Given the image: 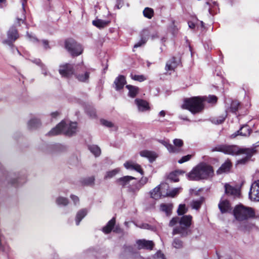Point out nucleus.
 <instances>
[{
  "label": "nucleus",
  "instance_id": "nucleus-1",
  "mask_svg": "<svg viewBox=\"0 0 259 259\" xmlns=\"http://www.w3.org/2000/svg\"><path fill=\"white\" fill-rule=\"evenodd\" d=\"M212 152L219 151L225 154L231 155L245 154V158L238 160V163L240 164L245 163L252 155L253 150L249 148H240L236 145L227 146L223 145H218L212 148Z\"/></svg>",
  "mask_w": 259,
  "mask_h": 259
},
{
  "label": "nucleus",
  "instance_id": "nucleus-2",
  "mask_svg": "<svg viewBox=\"0 0 259 259\" xmlns=\"http://www.w3.org/2000/svg\"><path fill=\"white\" fill-rule=\"evenodd\" d=\"M214 171L212 166L202 163L193 168L187 174V177L189 180L191 181H200L212 177Z\"/></svg>",
  "mask_w": 259,
  "mask_h": 259
},
{
  "label": "nucleus",
  "instance_id": "nucleus-3",
  "mask_svg": "<svg viewBox=\"0 0 259 259\" xmlns=\"http://www.w3.org/2000/svg\"><path fill=\"white\" fill-rule=\"evenodd\" d=\"M204 97H193L185 100L182 105L183 109L189 110L192 113L196 114L201 112L204 109Z\"/></svg>",
  "mask_w": 259,
  "mask_h": 259
},
{
  "label": "nucleus",
  "instance_id": "nucleus-4",
  "mask_svg": "<svg viewBox=\"0 0 259 259\" xmlns=\"http://www.w3.org/2000/svg\"><path fill=\"white\" fill-rule=\"evenodd\" d=\"M77 131V123L76 122L66 123L62 121L55 128H53L48 134L50 136H55L61 133L67 136H72Z\"/></svg>",
  "mask_w": 259,
  "mask_h": 259
},
{
  "label": "nucleus",
  "instance_id": "nucleus-5",
  "mask_svg": "<svg viewBox=\"0 0 259 259\" xmlns=\"http://www.w3.org/2000/svg\"><path fill=\"white\" fill-rule=\"evenodd\" d=\"M192 217L186 215L181 218L180 220V226L174 229L173 235L180 234L182 236H186L189 231V228L191 225Z\"/></svg>",
  "mask_w": 259,
  "mask_h": 259
},
{
  "label": "nucleus",
  "instance_id": "nucleus-6",
  "mask_svg": "<svg viewBox=\"0 0 259 259\" xmlns=\"http://www.w3.org/2000/svg\"><path fill=\"white\" fill-rule=\"evenodd\" d=\"M254 211L251 208L239 205L235 207L234 209V215L238 221H243L253 217Z\"/></svg>",
  "mask_w": 259,
  "mask_h": 259
},
{
  "label": "nucleus",
  "instance_id": "nucleus-7",
  "mask_svg": "<svg viewBox=\"0 0 259 259\" xmlns=\"http://www.w3.org/2000/svg\"><path fill=\"white\" fill-rule=\"evenodd\" d=\"M65 47L72 56H79L83 51L81 46L72 39L66 40L65 42Z\"/></svg>",
  "mask_w": 259,
  "mask_h": 259
},
{
  "label": "nucleus",
  "instance_id": "nucleus-8",
  "mask_svg": "<svg viewBox=\"0 0 259 259\" xmlns=\"http://www.w3.org/2000/svg\"><path fill=\"white\" fill-rule=\"evenodd\" d=\"M167 184H161L156 187L150 192L151 197L154 199H158L161 197H166L165 190L167 191Z\"/></svg>",
  "mask_w": 259,
  "mask_h": 259
},
{
  "label": "nucleus",
  "instance_id": "nucleus-9",
  "mask_svg": "<svg viewBox=\"0 0 259 259\" xmlns=\"http://www.w3.org/2000/svg\"><path fill=\"white\" fill-rule=\"evenodd\" d=\"M140 255L136 253L132 246H124L120 255V259H136Z\"/></svg>",
  "mask_w": 259,
  "mask_h": 259
},
{
  "label": "nucleus",
  "instance_id": "nucleus-10",
  "mask_svg": "<svg viewBox=\"0 0 259 259\" xmlns=\"http://www.w3.org/2000/svg\"><path fill=\"white\" fill-rule=\"evenodd\" d=\"M153 38L154 37H157L158 36L156 33H152L151 29H144L141 33L142 39L140 41L136 44L134 45V48H137L141 47L142 45H144L146 42L147 39L149 38L150 36Z\"/></svg>",
  "mask_w": 259,
  "mask_h": 259
},
{
  "label": "nucleus",
  "instance_id": "nucleus-11",
  "mask_svg": "<svg viewBox=\"0 0 259 259\" xmlns=\"http://www.w3.org/2000/svg\"><path fill=\"white\" fill-rule=\"evenodd\" d=\"M59 71L62 76L69 77L74 73L73 65L68 63L60 65Z\"/></svg>",
  "mask_w": 259,
  "mask_h": 259
},
{
  "label": "nucleus",
  "instance_id": "nucleus-12",
  "mask_svg": "<svg viewBox=\"0 0 259 259\" xmlns=\"http://www.w3.org/2000/svg\"><path fill=\"white\" fill-rule=\"evenodd\" d=\"M249 197L251 200L259 201V180H257L252 184L249 193Z\"/></svg>",
  "mask_w": 259,
  "mask_h": 259
},
{
  "label": "nucleus",
  "instance_id": "nucleus-13",
  "mask_svg": "<svg viewBox=\"0 0 259 259\" xmlns=\"http://www.w3.org/2000/svg\"><path fill=\"white\" fill-rule=\"evenodd\" d=\"M115 224V218H113L111 220H110L107 225L104 227L102 229L103 232L105 234H108L111 232L113 230V232L116 233H120L121 232V229L118 226H116L114 229H113L114 226Z\"/></svg>",
  "mask_w": 259,
  "mask_h": 259
},
{
  "label": "nucleus",
  "instance_id": "nucleus-14",
  "mask_svg": "<svg viewBox=\"0 0 259 259\" xmlns=\"http://www.w3.org/2000/svg\"><path fill=\"white\" fill-rule=\"evenodd\" d=\"M18 34L17 30L15 27H11L8 31V40H5L3 41L4 44H6L11 45L13 41L18 38Z\"/></svg>",
  "mask_w": 259,
  "mask_h": 259
},
{
  "label": "nucleus",
  "instance_id": "nucleus-15",
  "mask_svg": "<svg viewBox=\"0 0 259 259\" xmlns=\"http://www.w3.org/2000/svg\"><path fill=\"white\" fill-rule=\"evenodd\" d=\"M180 62V60L179 58L175 57H171L166 63L165 66V70L167 71H174L177 67Z\"/></svg>",
  "mask_w": 259,
  "mask_h": 259
},
{
  "label": "nucleus",
  "instance_id": "nucleus-16",
  "mask_svg": "<svg viewBox=\"0 0 259 259\" xmlns=\"http://www.w3.org/2000/svg\"><path fill=\"white\" fill-rule=\"evenodd\" d=\"M137 248L141 249H152L154 246V243L152 241H148L145 239L138 240L136 242Z\"/></svg>",
  "mask_w": 259,
  "mask_h": 259
},
{
  "label": "nucleus",
  "instance_id": "nucleus-17",
  "mask_svg": "<svg viewBox=\"0 0 259 259\" xmlns=\"http://www.w3.org/2000/svg\"><path fill=\"white\" fill-rule=\"evenodd\" d=\"M124 166L127 169L134 170L140 172L141 175L144 174V171L141 166L133 161H126L124 163Z\"/></svg>",
  "mask_w": 259,
  "mask_h": 259
},
{
  "label": "nucleus",
  "instance_id": "nucleus-18",
  "mask_svg": "<svg viewBox=\"0 0 259 259\" xmlns=\"http://www.w3.org/2000/svg\"><path fill=\"white\" fill-rule=\"evenodd\" d=\"M74 75L75 78L79 82L85 83L89 82L90 73L88 71L77 72Z\"/></svg>",
  "mask_w": 259,
  "mask_h": 259
},
{
  "label": "nucleus",
  "instance_id": "nucleus-19",
  "mask_svg": "<svg viewBox=\"0 0 259 259\" xmlns=\"http://www.w3.org/2000/svg\"><path fill=\"white\" fill-rule=\"evenodd\" d=\"M251 131V129L248 125H244L242 126L239 130L232 134L231 137L232 138H235L238 135H240L244 137H248L250 135Z\"/></svg>",
  "mask_w": 259,
  "mask_h": 259
},
{
  "label": "nucleus",
  "instance_id": "nucleus-20",
  "mask_svg": "<svg viewBox=\"0 0 259 259\" xmlns=\"http://www.w3.org/2000/svg\"><path fill=\"white\" fill-rule=\"evenodd\" d=\"M136 178L132 176H124L117 180V182L119 185L123 187H127L129 188L131 186L130 182L132 180H135Z\"/></svg>",
  "mask_w": 259,
  "mask_h": 259
},
{
  "label": "nucleus",
  "instance_id": "nucleus-21",
  "mask_svg": "<svg viewBox=\"0 0 259 259\" xmlns=\"http://www.w3.org/2000/svg\"><path fill=\"white\" fill-rule=\"evenodd\" d=\"M225 193L228 195L234 197H238L240 195L238 189L231 186L229 184H226L225 185Z\"/></svg>",
  "mask_w": 259,
  "mask_h": 259
},
{
  "label": "nucleus",
  "instance_id": "nucleus-22",
  "mask_svg": "<svg viewBox=\"0 0 259 259\" xmlns=\"http://www.w3.org/2000/svg\"><path fill=\"white\" fill-rule=\"evenodd\" d=\"M174 145H172L171 153H178L182 151V147L183 145V142L179 139H176L174 140Z\"/></svg>",
  "mask_w": 259,
  "mask_h": 259
},
{
  "label": "nucleus",
  "instance_id": "nucleus-23",
  "mask_svg": "<svg viewBox=\"0 0 259 259\" xmlns=\"http://www.w3.org/2000/svg\"><path fill=\"white\" fill-rule=\"evenodd\" d=\"M114 83L116 90H119L123 88L126 83L125 78L123 75L118 76L114 80Z\"/></svg>",
  "mask_w": 259,
  "mask_h": 259
},
{
  "label": "nucleus",
  "instance_id": "nucleus-24",
  "mask_svg": "<svg viewBox=\"0 0 259 259\" xmlns=\"http://www.w3.org/2000/svg\"><path fill=\"white\" fill-rule=\"evenodd\" d=\"M135 103L140 111L143 112L149 109L148 102L145 100L137 99L135 100Z\"/></svg>",
  "mask_w": 259,
  "mask_h": 259
},
{
  "label": "nucleus",
  "instance_id": "nucleus-25",
  "mask_svg": "<svg viewBox=\"0 0 259 259\" xmlns=\"http://www.w3.org/2000/svg\"><path fill=\"white\" fill-rule=\"evenodd\" d=\"M140 155L142 157L147 158L150 162H152L157 157L156 154L152 151L143 150L140 152Z\"/></svg>",
  "mask_w": 259,
  "mask_h": 259
},
{
  "label": "nucleus",
  "instance_id": "nucleus-26",
  "mask_svg": "<svg viewBox=\"0 0 259 259\" xmlns=\"http://www.w3.org/2000/svg\"><path fill=\"white\" fill-rule=\"evenodd\" d=\"M219 207L222 213L227 212L231 210L230 203L227 200H222L219 204Z\"/></svg>",
  "mask_w": 259,
  "mask_h": 259
},
{
  "label": "nucleus",
  "instance_id": "nucleus-27",
  "mask_svg": "<svg viewBox=\"0 0 259 259\" xmlns=\"http://www.w3.org/2000/svg\"><path fill=\"white\" fill-rule=\"evenodd\" d=\"M231 167V163L230 161H226L222 165L220 168L217 170L218 174H221L223 172H228L230 170Z\"/></svg>",
  "mask_w": 259,
  "mask_h": 259
},
{
  "label": "nucleus",
  "instance_id": "nucleus-28",
  "mask_svg": "<svg viewBox=\"0 0 259 259\" xmlns=\"http://www.w3.org/2000/svg\"><path fill=\"white\" fill-rule=\"evenodd\" d=\"M88 211L86 209H82L78 211L76 216V224L78 225L81 220L87 215Z\"/></svg>",
  "mask_w": 259,
  "mask_h": 259
},
{
  "label": "nucleus",
  "instance_id": "nucleus-29",
  "mask_svg": "<svg viewBox=\"0 0 259 259\" xmlns=\"http://www.w3.org/2000/svg\"><path fill=\"white\" fill-rule=\"evenodd\" d=\"M109 21L101 19H97L93 21V24L99 28H103L106 27L109 23Z\"/></svg>",
  "mask_w": 259,
  "mask_h": 259
},
{
  "label": "nucleus",
  "instance_id": "nucleus-30",
  "mask_svg": "<svg viewBox=\"0 0 259 259\" xmlns=\"http://www.w3.org/2000/svg\"><path fill=\"white\" fill-rule=\"evenodd\" d=\"M172 208V205L171 204H161L160 205V210L169 215L171 214V211Z\"/></svg>",
  "mask_w": 259,
  "mask_h": 259
},
{
  "label": "nucleus",
  "instance_id": "nucleus-31",
  "mask_svg": "<svg viewBox=\"0 0 259 259\" xmlns=\"http://www.w3.org/2000/svg\"><path fill=\"white\" fill-rule=\"evenodd\" d=\"M40 125V122L37 118H32L28 122V127L30 129H33L38 127Z\"/></svg>",
  "mask_w": 259,
  "mask_h": 259
},
{
  "label": "nucleus",
  "instance_id": "nucleus-32",
  "mask_svg": "<svg viewBox=\"0 0 259 259\" xmlns=\"http://www.w3.org/2000/svg\"><path fill=\"white\" fill-rule=\"evenodd\" d=\"M126 88L129 90L128 95L132 98L136 97L138 93L139 89L138 87L131 85H127Z\"/></svg>",
  "mask_w": 259,
  "mask_h": 259
},
{
  "label": "nucleus",
  "instance_id": "nucleus-33",
  "mask_svg": "<svg viewBox=\"0 0 259 259\" xmlns=\"http://www.w3.org/2000/svg\"><path fill=\"white\" fill-rule=\"evenodd\" d=\"M143 13L144 17L148 19H151L154 15L153 10L148 7L145 8Z\"/></svg>",
  "mask_w": 259,
  "mask_h": 259
},
{
  "label": "nucleus",
  "instance_id": "nucleus-34",
  "mask_svg": "<svg viewBox=\"0 0 259 259\" xmlns=\"http://www.w3.org/2000/svg\"><path fill=\"white\" fill-rule=\"evenodd\" d=\"M119 168H117L113 170L107 171L104 177V179H108L113 177L119 172Z\"/></svg>",
  "mask_w": 259,
  "mask_h": 259
},
{
  "label": "nucleus",
  "instance_id": "nucleus-35",
  "mask_svg": "<svg viewBox=\"0 0 259 259\" xmlns=\"http://www.w3.org/2000/svg\"><path fill=\"white\" fill-rule=\"evenodd\" d=\"M90 151L96 156H98L101 153V150L99 147L96 145L91 146L89 147Z\"/></svg>",
  "mask_w": 259,
  "mask_h": 259
},
{
  "label": "nucleus",
  "instance_id": "nucleus-36",
  "mask_svg": "<svg viewBox=\"0 0 259 259\" xmlns=\"http://www.w3.org/2000/svg\"><path fill=\"white\" fill-rule=\"evenodd\" d=\"M56 203L59 205H62L63 206H66L68 203V200L65 197H59L56 199Z\"/></svg>",
  "mask_w": 259,
  "mask_h": 259
},
{
  "label": "nucleus",
  "instance_id": "nucleus-37",
  "mask_svg": "<svg viewBox=\"0 0 259 259\" xmlns=\"http://www.w3.org/2000/svg\"><path fill=\"white\" fill-rule=\"evenodd\" d=\"M181 189V188H176L169 192L166 191L165 192V194H166V196L175 197L179 193Z\"/></svg>",
  "mask_w": 259,
  "mask_h": 259
},
{
  "label": "nucleus",
  "instance_id": "nucleus-38",
  "mask_svg": "<svg viewBox=\"0 0 259 259\" xmlns=\"http://www.w3.org/2000/svg\"><path fill=\"white\" fill-rule=\"evenodd\" d=\"M178 171H176L175 172H172L169 174L168 179L172 182H177L179 181L178 178Z\"/></svg>",
  "mask_w": 259,
  "mask_h": 259
},
{
  "label": "nucleus",
  "instance_id": "nucleus-39",
  "mask_svg": "<svg viewBox=\"0 0 259 259\" xmlns=\"http://www.w3.org/2000/svg\"><path fill=\"white\" fill-rule=\"evenodd\" d=\"M21 3H22V13H23V17L21 18H17V20H18V23L20 24V22L21 21L22 23L24 22V20L25 19V8H24V7H25V5L27 3V1L26 0H21Z\"/></svg>",
  "mask_w": 259,
  "mask_h": 259
},
{
  "label": "nucleus",
  "instance_id": "nucleus-40",
  "mask_svg": "<svg viewBox=\"0 0 259 259\" xmlns=\"http://www.w3.org/2000/svg\"><path fill=\"white\" fill-rule=\"evenodd\" d=\"M203 200V198H200L199 200L193 201L191 204L192 208L196 209H199L202 203Z\"/></svg>",
  "mask_w": 259,
  "mask_h": 259
},
{
  "label": "nucleus",
  "instance_id": "nucleus-41",
  "mask_svg": "<svg viewBox=\"0 0 259 259\" xmlns=\"http://www.w3.org/2000/svg\"><path fill=\"white\" fill-rule=\"evenodd\" d=\"M240 106V103L237 101H233L232 102L230 107V110L232 112H236Z\"/></svg>",
  "mask_w": 259,
  "mask_h": 259
},
{
  "label": "nucleus",
  "instance_id": "nucleus-42",
  "mask_svg": "<svg viewBox=\"0 0 259 259\" xmlns=\"http://www.w3.org/2000/svg\"><path fill=\"white\" fill-rule=\"evenodd\" d=\"M101 123H102V124H103V125H104L106 127H114L115 130L117 129V127L114 126V124L112 122L108 121L107 120L101 119Z\"/></svg>",
  "mask_w": 259,
  "mask_h": 259
},
{
  "label": "nucleus",
  "instance_id": "nucleus-43",
  "mask_svg": "<svg viewBox=\"0 0 259 259\" xmlns=\"http://www.w3.org/2000/svg\"><path fill=\"white\" fill-rule=\"evenodd\" d=\"M141 188L142 187H141L140 185L137 183L134 186H131L130 187H129V191L135 193L138 192Z\"/></svg>",
  "mask_w": 259,
  "mask_h": 259
},
{
  "label": "nucleus",
  "instance_id": "nucleus-44",
  "mask_svg": "<svg viewBox=\"0 0 259 259\" xmlns=\"http://www.w3.org/2000/svg\"><path fill=\"white\" fill-rule=\"evenodd\" d=\"M131 78L135 80H137V81H140V82L143 81H144V80H145L146 79V78L143 75H133V74H131Z\"/></svg>",
  "mask_w": 259,
  "mask_h": 259
},
{
  "label": "nucleus",
  "instance_id": "nucleus-45",
  "mask_svg": "<svg viewBox=\"0 0 259 259\" xmlns=\"http://www.w3.org/2000/svg\"><path fill=\"white\" fill-rule=\"evenodd\" d=\"M172 245L176 248H180L182 247L183 243L180 240L178 239H175L173 241Z\"/></svg>",
  "mask_w": 259,
  "mask_h": 259
},
{
  "label": "nucleus",
  "instance_id": "nucleus-46",
  "mask_svg": "<svg viewBox=\"0 0 259 259\" xmlns=\"http://www.w3.org/2000/svg\"><path fill=\"white\" fill-rule=\"evenodd\" d=\"M160 143L167 148V150L170 153H171L172 144L164 140L161 141Z\"/></svg>",
  "mask_w": 259,
  "mask_h": 259
},
{
  "label": "nucleus",
  "instance_id": "nucleus-47",
  "mask_svg": "<svg viewBox=\"0 0 259 259\" xmlns=\"http://www.w3.org/2000/svg\"><path fill=\"white\" fill-rule=\"evenodd\" d=\"M192 155L189 154L186 156L182 157L180 160H179L178 162L179 163H183L186 161H189L192 157Z\"/></svg>",
  "mask_w": 259,
  "mask_h": 259
},
{
  "label": "nucleus",
  "instance_id": "nucleus-48",
  "mask_svg": "<svg viewBox=\"0 0 259 259\" xmlns=\"http://www.w3.org/2000/svg\"><path fill=\"white\" fill-rule=\"evenodd\" d=\"M179 215L184 214L186 212L185 205L184 204H180L177 210Z\"/></svg>",
  "mask_w": 259,
  "mask_h": 259
},
{
  "label": "nucleus",
  "instance_id": "nucleus-49",
  "mask_svg": "<svg viewBox=\"0 0 259 259\" xmlns=\"http://www.w3.org/2000/svg\"><path fill=\"white\" fill-rule=\"evenodd\" d=\"M150 259H165L164 255L160 251L157 252L156 254H155Z\"/></svg>",
  "mask_w": 259,
  "mask_h": 259
},
{
  "label": "nucleus",
  "instance_id": "nucleus-50",
  "mask_svg": "<svg viewBox=\"0 0 259 259\" xmlns=\"http://www.w3.org/2000/svg\"><path fill=\"white\" fill-rule=\"evenodd\" d=\"M204 98H205V101L207 99V101L209 103H215L217 101V98L215 96H210L208 98H206V97H204Z\"/></svg>",
  "mask_w": 259,
  "mask_h": 259
},
{
  "label": "nucleus",
  "instance_id": "nucleus-51",
  "mask_svg": "<svg viewBox=\"0 0 259 259\" xmlns=\"http://www.w3.org/2000/svg\"><path fill=\"white\" fill-rule=\"evenodd\" d=\"M179 221V218L178 217H174L170 221L169 226L170 227H172L175 225L177 222Z\"/></svg>",
  "mask_w": 259,
  "mask_h": 259
},
{
  "label": "nucleus",
  "instance_id": "nucleus-52",
  "mask_svg": "<svg viewBox=\"0 0 259 259\" xmlns=\"http://www.w3.org/2000/svg\"><path fill=\"white\" fill-rule=\"evenodd\" d=\"M148 181V179L147 178H142L139 182L137 183L138 184H140L141 187H142L143 186H144L145 184L147 183Z\"/></svg>",
  "mask_w": 259,
  "mask_h": 259
},
{
  "label": "nucleus",
  "instance_id": "nucleus-53",
  "mask_svg": "<svg viewBox=\"0 0 259 259\" xmlns=\"http://www.w3.org/2000/svg\"><path fill=\"white\" fill-rule=\"evenodd\" d=\"M70 198L73 201L74 204H76L79 202V198L76 196L71 195Z\"/></svg>",
  "mask_w": 259,
  "mask_h": 259
},
{
  "label": "nucleus",
  "instance_id": "nucleus-54",
  "mask_svg": "<svg viewBox=\"0 0 259 259\" xmlns=\"http://www.w3.org/2000/svg\"><path fill=\"white\" fill-rule=\"evenodd\" d=\"M95 178L93 177H90L87 180L85 183L88 185L93 184L94 182Z\"/></svg>",
  "mask_w": 259,
  "mask_h": 259
},
{
  "label": "nucleus",
  "instance_id": "nucleus-55",
  "mask_svg": "<svg viewBox=\"0 0 259 259\" xmlns=\"http://www.w3.org/2000/svg\"><path fill=\"white\" fill-rule=\"evenodd\" d=\"M123 5V1L122 0H117L116 4L115 7L119 9Z\"/></svg>",
  "mask_w": 259,
  "mask_h": 259
},
{
  "label": "nucleus",
  "instance_id": "nucleus-56",
  "mask_svg": "<svg viewBox=\"0 0 259 259\" xmlns=\"http://www.w3.org/2000/svg\"><path fill=\"white\" fill-rule=\"evenodd\" d=\"M139 227L142 228V229H150L151 226L149 225L148 224H143L140 226H138Z\"/></svg>",
  "mask_w": 259,
  "mask_h": 259
},
{
  "label": "nucleus",
  "instance_id": "nucleus-57",
  "mask_svg": "<svg viewBox=\"0 0 259 259\" xmlns=\"http://www.w3.org/2000/svg\"><path fill=\"white\" fill-rule=\"evenodd\" d=\"M42 44L44 46V47L45 49H48L50 48L49 45V41L46 40H43L42 41Z\"/></svg>",
  "mask_w": 259,
  "mask_h": 259
},
{
  "label": "nucleus",
  "instance_id": "nucleus-58",
  "mask_svg": "<svg viewBox=\"0 0 259 259\" xmlns=\"http://www.w3.org/2000/svg\"><path fill=\"white\" fill-rule=\"evenodd\" d=\"M226 115H225L224 116L220 117L219 120H217V123L220 124V123H222V122H223L226 118Z\"/></svg>",
  "mask_w": 259,
  "mask_h": 259
},
{
  "label": "nucleus",
  "instance_id": "nucleus-59",
  "mask_svg": "<svg viewBox=\"0 0 259 259\" xmlns=\"http://www.w3.org/2000/svg\"><path fill=\"white\" fill-rule=\"evenodd\" d=\"M188 25H189V27L192 29L194 28L195 27V25L194 24V23H193V22H189Z\"/></svg>",
  "mask_w": 259,
  "mask_h": 259
},
{
  "label": "nucleus",
  "instance_id": "nucleus-60",
  "mask_svg": "<svg viewBox=\"0 0 259 259\" xmlns=\"http://www.w3.org/2000/svg\"><path fill=\"white\" fill-rule=\"evenodd\" d=\"M159 115L161 117H164L165 115V111L164 110L161 111L159 113Z\"/></svg>",
  "mask_w": 259,
  "mask_h": 259
},
{
  "label": "nucleus",
  "instance_id": "nucleus-61",
  "mask_svg": "<svg viewBox=\"0 0 259 259\" xmlns=\"http://www.w3.org/2000/svg\"><path fill=\"white\" fill-rule=\"evenodd\" d=\"M59 115V112H53L51 114V115L53 117H56V116H57L58 115Z\"/></svg>",
  "mask_w": 259,
  "mask_h": 259
},
{
  "label": "nucleus",
  "instance_id": "nucleus-62",
  "mask_svg": "<svg viewBox=\"0 0 259 259\" xmlns=\"http://www.w3.org/2000/svg\"><path fill=\"white\" fill-rule=\"evenodd\" d=\"M91 116H92V117H95L96 116L95 113L93 112L92 114H91Z\"/></svg>",
  "mask_w": 259,
  "mask_h": 259
},
{
  "label": "nucleus",
  "instance_id": "nucleus-63",
  "mask_svg": "<svg viewBox=\"0 0 259 259\" xmlns=\"http://www.w3.org/2000/svg\"><path fill=\"white\" fill-rule=\"evenodd\" d=\"M182 119H183V120H188V118L187 117L182 118Z\"/></svg>",
  "mask_w": 259,
  "mask_h": 259
},
{
  "label": "nucleus",
  "instance_id": "nucleus-64",
  "mask_svg": "<svg viewBox=\"0 0 259 259\" xmlns=\"http://www.w3.org/2000/svg\"><path fill=\"white\" fill-rule=\"evenodd\" d=\"M5 2V0H0L1 3H4Z\"/></svg>",
  "mask_w": 259,
  "mask_h": 259
}]
</instances>
